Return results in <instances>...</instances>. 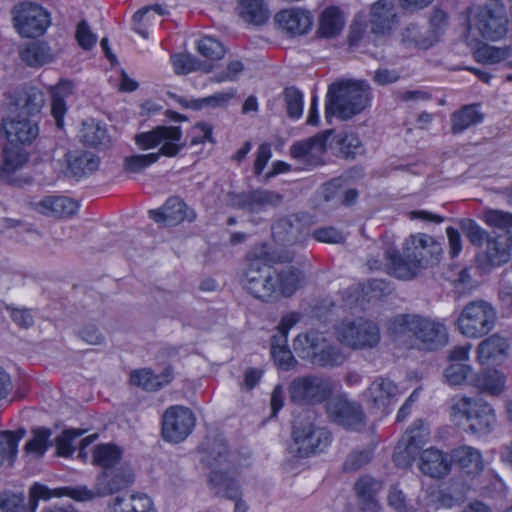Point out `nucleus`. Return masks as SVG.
Returning a JSON list of instances; mask_svg holds the SVG:
<instances>
[{"mask_svg": "<svg viewBox=\"0 0 512 512\" xmlns=\"http://www.w3.org/2000/svg\"><path fill=\"white\" fill-rule=\"evenodd\" d=\"M267 256L265 247L249 253L241 283L254 298L273 303L296 292L301 281V272L292 267L276 270L265 263Z\"/></svg>", "mask_w": 512, "mask_h": 512, "instance_id": "nucleus-1", "label": "nucleus"}, {"mask_svg": "<svg viewBox=\"0 0 512 512\" xmlns=\"http://www.w3.org/2000/svg\"><path fill=\"white\" fill-rule=\"evenodd\" d=\"M388 335L398 346L419 351H436L448 343L443 320L421 314H399L388 321Z\"/></svg>", "mask_w": 512, "mask_h": 512, "instance_id": "nucleus-2", "label": "nucleus"}, {"mask_svg": "<svg viewBox=\"0 0 512 512\" xmlns=\"http://www.w3.org/2000/svg\"><path fill=\"white\" fill-rule=\"evenodd\" d=\"M443 249L431 235L415 233L408 236L402 251H386L388 273L401 280H411L422 270L439 264Z\"/></svg>", "mask_w": 512, "mask_h": 512, "instance_id": "nucleus-3", "label": "nucleus"}, {"mask_svg": "<svg viewBox=\"0 0 512 512\" xmlns=\"http://www.w3.org/2000/svg\"><path fill=\"white\" fill-rule=\"evenodd\" d=\"M370 88L363 81L340 80L332 83L326 94L325 118L333 116L349 120L361 113L369 104Z\"/></svg>", "mask_w": 512, "mask_h": 512, "instance_id": "nucleus-4", "label": "nucleus"}, {"mask_svg": "<svg viewBox=\"0 0 512 512\" xmlns=\"http://www.w3.org/2000/svg\"><path fill=\"white\" fill-rule=\"evenodd\" d=\"M203 461L211 469L208 486L215 496L235 499L241 494L240 485L233 474L232 455L224 439H215L207 447Z\"/></svg>", "mask_w": 512, "mask_h": 512, "instance_id": "nucleus-5", "label": "nucleus"}, {"mask_svg": "<svg viewBox=\"0 0 512 512\" xmlns=\"http://www.w3.org/2000/svg\"><path fill=\"white\" fill-rule=\"evenodd\" d=\"M451 416L458 425H467V429L475 434H487L496 425V415L492 406L481 400L470 397L453 399Z\"/></svg>", "mask_w": 512, "mask_h": 512, "instance_id": "nucleus-6", "label": "nucleus"}, {"mask_svg": "<svg viewBox=\"0 0 512 512\" xmlns=\"http://www.w3.org/2000/svg\"><path fill=\"white\" fill-rule=\"evenodd\" d=\"M293 347L301 358L319 367L340 366L346 360L345 354L330 344L326 337L317 331L299 334L294 339Z\"/></svg>", "mask_w": 512, "mask_h": 512, "instance_id": "nucleus-7", "label": "nucleus"}, {"mask_svg": "<svg viewBox=\"0 0 512 512\" xmlns=\"http://www.w3.org/2000/svg\"><path fill=\"white\" fill-rule=\"evenodd\" d=\"M329 431L315 423L311 415L295 422L288 445L294 457L306 458L323 452L330 444Z\"/></svg>", "mask_w": 512, "mask_h": 512, "instance_id": "nucleus-8", "label": "nucleus"}, {"mask_svg": "<svg viewBox=\"0 0 512 512\" xmlns=\"http://www.w3.org/2000/svg\"><path fill=\"white\" fill-rule=\"evenodd\" d=\"M497 321L495 307L486 300H474L464 305L455 320L458 331L467 338L478 339L487 335Z\"/></svg>", "mask_w": 512, "mask_h": 512, "instance_id": "nucleus-9", "label": "nucleus"}, {"mask_svg": "<svg viewBox=\"0 0 512 512\" xmlns=\"http://www.w3.org/2000/svg\"><path fill=\"white\" fill-rule=\"evenodd\" d=\"M336 339L344 346L354 350L375 348L381 339L377 323L365 319H344L334 327Z\"/></svg>", "mask_w": 512, "mask_h": 512, "instance_id": "nucleus-10", "label": "nucleus"}, {"mask_svg": "<svg viewBox=\"0 0 512 512\" xmlns=\"http://www.w3.org/2000/svg\"><path fill=\"white\" fill-rule=\"evenodd\" d=\"M332 391V382L318 376L298 377L289 385L290 400L299 405L321 403Z\"/></svg>", "mask_w": 512, "mask_h": 512, "instance_id": "nucleus-11", "label": "nucleus"}, {"mask_svg": "<svg viewBox=\"0 0 512 512\" xmlns=\"http://www.w3.org/2000/svg\"><path fill=\"white\" fill-rule=\"evenodd\" d=\"M14 26L24 37L42 35L50 24L48 12L40 5L24 1L12 10Z\"/></svg>", "mask_w": 512, "mask_h": 512, "instance_id": "nucleus-12", "label": "nucleus"}, {"mask_svg": "<svg viewBox=\"0 0 512 512\" xmlns=\"http://www.w3.org/2000/svg\"><path fill=\"white\" fill-rule=\"evenodd\" d=\"M326 411L332 422L347 430L359 431L366 425V416L362 406L345 395L329 399Z\"/></svg>", "mask_w": 512, "mask_h": 512, "instance_id": "nucleus-13", "label": "nucleus"}, {"mask_svg": "<svg viewBox=\"0 0 512 512\" xmlns=\"http://www.w3.org/2000/svg\"><path fill=\"white\" fill-rule=\"evenodd\" d=\"M470 28L477 30L486 40L497 41L507 34L509 19L504 7L485 6L478 10Z\"/></svg>", "mask_w": 512, "mask_h": 512, "instance_id": "nucleus-14", "label": "nucleus"}, {"mask_svg": "<svg viewBox=\"0 0 512 512\" xmlns=\"http://www.w3.org/2000/svg\"><path fill=\"white\" fill-rule=\"evenodd\" d=\"M194 426L193 412L181 405L167 408L162 416V436L171 443H179L186 439Z\"/></svg>", "mask_w": 512, "mask_h": 512, "instance_id": "nucleus-15", "label": "nucleus"}, {"mask_svg": "<svg viewBox=\"0 0 512 512\" xmlns=\"http://www.w3.org/2000/svg\"><path fill=\"white\" fill-rule=\"evenodd\" d=\"M182 131L177 126H159L152 131L135 136L136 144L142 149L155 147L159 144L161 154L172 157L178 154L184 144L181 141Z\"/></svg>", "mask_w": 512, "mask_h": 512, "instance_id": "nucleus-16", "label": "nucleus"}, {"mask_svg": "<svg viewBox=\"0 0 512 512\" xmlns=\"http://www.w3.org/2000/svg\"><path fill=\"white\" fill-rule=\"evenodd\" d=\"M512 255V233L506 231L487 238L485 250L478 253L476 263L483 271L509 262Z\"/></svg>", "mask_w": 512, "mask_h": 512, "instance_id": "nucleus-17", "label": "nucleus"}, {"mask_svg": "<svg viewBox=\"0 0 512 512\" xmlns=\"http://www.w3.org/2000/svg\"><path fill=\"white\" fill-rule=\"evenodd\" d=\"M283 196L277 192L257 189L231 195L230 202L235 208L251 213H258L269 207L282 203Z\"/></svg>", "mask_w": 512, "mask_h": 512, "instance_id": "nucleus-18", "label": "nucleus"}, {"mask_svg": "<svg viewBox=\"0 0 512 512\" xmlns=\"http://www.w3.org/2000/svg\"><path fill=\"white\" fill-rule=\"evenodd\" d=\"M2 128L11 144H31L39 135L38 119L16 115L3 120Z\"/></svg>", "mask_w": 512, "mask_h": 512, "instance_id": "nucleus-19", "label": "nucleus"}, {"mask_svg": "<svg viewBox=\"0 0 512 512\" xmlns=\"http://www.w3.org/2000/svg\"><path fill=\"white\" fill-rule=\"evenodd\" d=\"M274 20L278 29L289 36L304 35L313 24L312 14L302 8L283 9L276 13Z\"/></svg>", "mask_w": 512, "mask_h": 512, "instance_id": "nucleus-20", "label": "nucleus"}, {"mask_svg": "<svg viewBox=\"0 0 512 512\" xmlns=\"http://www.w3.org/2000/svg\"><path fill=\"white\" fill-rule=\"evenodd\" d=\"M275 242L284 246L302 243L308 236L305 224L295 215L279 219L272 227Z\"/></svg>", "mask_w": 512, "mask_h": 512, "instance_id": "nucleus-21", "label": "nucleus"}, {"mask_svg": "<svg viewBox=\"0 0 512 512\" xmlns=\"http://www.w3.org/2000/svg\"><path fill=\"white\" fill-rule=\"evenodd\" d=\"M45 103V97L36 87H23L14 91L11 105L17 115L38 119V115Z\"/></svg>", "mask_w": 512, "mask_h": 512, "instance_id": "nucleus-22", "label": "nucleus"}, {"mask_svg": "<svg viewBox=\"0 0 512 512\" xmlns=\"http://www.w3.org/2000/svg\"><path fill=\"white\" fill-rule=\"evenodd\" d=\"M396 23V7L392 0H378L371 6L369 24L373 34H389Z\"/></svg>", "mask_w": 512, "mask_h": 512, "instance_id": "nucleus-23", "label": "nucleus"}, {"mask_svg": "<svg viewBox=\"0 0 512 512\" xmlns=\"http://www.w3.org/2000/svg\"><path fill=\"white\" fill-rule=\"evenodd\" d=\"M509 345L505 338L493 334L481 341L477 347V361L481 365H498L507 358Z\"/></svg>", "mask_w": 512, "mask_h": 512, "instance_id": "nucleus-24", "label": "nucleus"}, {"mask_svg": "<svg viewBox=\"0 0 512 512\" xmlns=\"http://www.w3.org/2000/svg\"><path fill=\"white\" fill-rule=\"evenodd\" d=\"M381 483L371 476L360 477L354 484L357 504L362 512H379L380 505L376 498Z\"/></svg>", "mask_w": 512, "mask_h": 512, "instance_id": "nucleus-25", "label": "nucleus"}, {"mask_svg": "<svg viewBox=\"0 0 512 512\" xmlns=\"http://www.w3.org/2000/svg\"><path fill=\"white\" fill-rule=\"evenodd\" d=\"M345 26V17L337 6H327L318 18L316 34L319 38L333 39L339 36Z\"/></svg>", "mask_w": 512, "mask_h": 512, "instance_id": "nucleus-26", "label": "nucleus"}, {"mask_svg": "<svg viewBox=\"0 0 512 512\" xmlns=\"http://www.w3.org/2000/svg\"><path fill=\"white\" fill-rule=\"evenodd\" d=\"M79 139L84 145L98 149H106L111 143L106 125L93 118L82 122Z\"/></svg>", "mask_w": 512, "mask_h": 512, "instance_id": "nucleus-27", "label": "nucleus"}, {"mask_svg": "<svg viewBox=\"0 0 512 512\" xmlns=\"http://www.w3.org/2000/svg\"><path fill=\"white\" fill-rule=\"evenodd\" d=\"M428 431L422 420L415 421L408 431L407 444L404 449L395 452L393 456L394 463L400 468H407L412 463V452L424 442Z\"/></svg>", "mask_w": 512, "mask_h": 512, "instance_id": "nucleus-28", "label": "nucleus"}, {"mask_svg": "<svg viewBox=\"0 0 512 512\" xmlns=\"http://www.w3.org/2000/svg\"><path fill=\"white\" fill-rule=\"evenodd\" d=\"M150 214L154 221L163 222L167 226L176 225L185 219L193 220L195 218L192 211L191 215L187 213L186 204L177 197L169 198L158 211H151Z\"/></svg>", "mask_w": 512, "mask_h": 512, "instance_id": "nucleus-29", "label": "nucleus"}, {"mask_svg": "<svg viewBox=\"0 0 512 512\" xmlns=\"http://www.w3.org/2000/svg\"><path fill=\"white\" fill-rule=\"evenodd\" d=\"M74 85L70 80H60L49 88L51 96V114L58 129L64 127V115L67 112L66 99L73 94Z\"/></svg>", "mask_w": 512, "mask_h": 512, "instance_id": "nucleus-30", "label": "nucleus"}, {"mask_svg": "<svg viewBox=\"0 0 512 512\" xmlns=\"http://www.w3.org/2000/svg\"><path fill=\"white\" fill-rule=\"evenodd\" d=\"M398 394V388L388 378H377L366 391V397L374 408L385 410Z\"/></svg>", "mask_w": 512, "mask_h": 512, "instance_id": "nucleus-31", "label": "nucleus"}, {"mask_svg": "<svg viewBox=\"0 0 512 512\" xmlns=\"http://www.w3.org/2000/svg\"><path fill=\"white\" fill-rule=\"evenodd\" d=\"M78 203L66 196H46L36 204V210L46 216L62 218L73 215Z\"/></svg>", "mask_w": 512, "mask_h": 512, "instance_id": "nucleus-32", "label": "nucleus"}, {"mask_svg": "<svg viewBox=\"0 0 512 512\" xmlns=\"http://www.w3.org/2000/svg\"><path fill=\"white\" fill-rule=\"evenodd\" d=\"M333 130H326L309 139L298 141L291 146V156L298 160H307L318 158L325 150V144Z\"/></svg>", "mask_w": 512, "mask_h": 512, "instance_id": "nucleus-33", "label": "nucleus"}, {"mask_svg": "<svg viewBox=\"0 0 512 512\" xmlns=\"http://www.w3.org/2000/svg\"><path fill=\"white\" fill-rule=\"evenodd\" d=\"M174 378V371L167 366L163 371L155 375L149 369L135 370L130 373V384H135L147 391H156L168 385Z\"/></svg>", "mask_w": 512, "mask_h": 512, "instance_id": "nucleus-34", "label": "nucleus"}, {"mask_svg": "<svg viewBox=\"0 0 512 512\" xmlns=\"http://www.w3.org/2000/svg\"><path fill=\"white\" fill-rule=\"evenodd\" d=\"M20 59L30 67H40L53 60L51 48L43 41H30L18 48Z\"/></svg>", "mask_w": 512, "mask_h": 512, "instance_id": "nucleus-35", "label": "nucleus"}, {"mask_svg": "<svg viewBox=\"0 0 512 512\" xmlns=\"http://www.w3.org/2000/svg\"><path fill=\"white\" fill-rule=\"evenodd\" d=\"M419 469L430 477L441 478L448 474L450 464L442 451L429 448L420 455Z\"/></svg>", "mask_w": 512, "mask_h": 512, "instance_id": "nucleus-36", "label": "nucleus"}, {"mask_svg": "<svg viewBox=\"0 0 512 512\" xmlns=\"http://www.w3.org/2000/svg\"><path fill=\"white\" fill-rule=\"evenodd\" d=\"M451 459L467 474H479L484 469V460L481 452L468 445L455 448Z\"/></svg>", "mask_w": 512, "mask_h": 512, "instance_id": "nucleus-37", "label": "nucleus"}, {"mask_svg": "<svg viewBox=\"0 0 512 512\" xmlns=\"http://www.w3.org/2000/svg\"><path fill=\"white\" fill-rule=\"evenodd\" d=\"M68 171L80 178L93 173L99 167V158L87 151H76L67 154Z\"/></svg>", "mask_w": 512, "mask_h": 512, "instance_id": "nucleus-38", "label": "nucleus"}, {"mask_svg": "<svg viewBox=\"0 0 512 512\" xmlns=\"http://www.w3.org/2000/svg\"><path fill=\"white\" fill-rule=\"evenodd\" d=\"M128 485L125 469L107 470L101 472L96 480L98 496H107L119 492Z\"/></svg>", "mask_w": 512, "mask_h": 512, "instance_id": "nucleus-39", "label": "nucleus"}, {"mask_svg": "<svg viewBox=\"0 0 512 512\" xmlns=\"http://www.w3.org/2000/svg\"><path fill=\"white\" fill-rule=\"evenodd\" d=\"M123 455V450L112 443H102L92 448L91 463L100 467L103 471L113 469L119 464Z\"/></svg>", "mask_w": 512, "mask_h": 512, "instance_id": "nucleus-40", "label": "nucleus"}, {"mask_svg": "<svg viewBox=\"0 0 512 512\" xmlns=\"http://www.w3.org/2000/svg\"><path fill=\"white\" fill-rule=\"evenodd\" d=\"M506 377L498 370H485L474 379V385L491 396H499L505 389Z\"/></svg>", "mask_w": 512, "mask_h": 512, "instance_id": "nucleus-41", "label": "nucleus"}, {"mask_svg": "<svg viewBox=\"0 0 512 512\" xmlns=\"http://www.w3.org/2000/svg\"><path fill=\"white\" fill-rule=\"evenodd\" d=\"M483 118L476 105H466L451 115L452 133H461L470 126L482 122Z\"/></svg>", "mask_w": 512, "mask_h": 512, "instance_id": "nucleus-42", "label": "nucleus"}, {"mask_svg": "<svg viewBox=\"0 0 512 512\" xmlns=\"http://www.w3.org/2000/svg\"><path fill=\"white\" fill-rule=\"evenodd\" d=\"M25 431L20 429L16 432H0V467L6 462L12 465L18 453L19 441L23 438Z\"/></svg>", "mask_w": 512, "mask_h": 512, "instance_id": "nucleus-43", "label": "nucleus"}, {"mask_svg": "<svg viewBox=\"0 0 512 512\" xmlns=\"http://www.w3.org/2000/svg\"><path fill=\"white\" fill-rule=\"evenodd\" d=\"M428 34L421 32L417 25L409 24L401 32V41L409 47L427 49L437 42L436 36H429Z\"/></svg>", "mask_w": 512, "mask_h": 512, "instance_id": "nucleus-44", "label": "nucleus"}, {"mask_svg": "<svg viewBox=\"0 0 512 512\" xmlns=\"http://www.w3.org/2000/svg\"><path fill=\"white\" fill-rule=\"evenodd\" d=\"M241 16L248 22L260 25L266 22L269 13L262 0H239Z\"/></svg>", "mask_w": 512, "mask_h": 512, "instance_id": "nucleus-45", "label": "nucleus"}, {"mask_svg": "<svg viewBox=\"0 0 512 512\" xmlns=\"http://www.w3.org/2000/svg\"><path fill=\"white\" fill-rule=\"evenodd\" d=\"M27 155L14 148H5L2 153L1 174H12L27 162Z\"/></svg>", "mask_w": 512, "mask_h": 512, "instance_id": "nucleus-46", "label": "nucleus"}, {"mask_svg": "<svg viewBox=\"0 0 512 512\" xmlns=\"http://www.w3.org/2000/svg\"><path fill=\"white\" fill-rule=\"evenodd\" d=\"M32 434V438L25 445V450L28 453L35 454L37 457H41L48 449V441L51 436V430L40 427L34 429Z\"/></svg>", "mask_w": 512, "mask_h": 512, "instance_id": "nucleus-47", "label": "nucleus"}, {"mask_svg": "<svg viewBox=\"0 0 512 512\" xmlns=\"http://www.w3.org/2000/svg\"><path fill=\"white\" fill-rule=\"evenodd\" d=\"M483 221L493 228L510 231L512 228V213L498 209H487L482 216Z\"/></svg>", "mask_w": 512, "mask_h": 512, "instance_id": "nucleus-48", "label": "nucleus"}, {"mask_svg": "<svg viewBox=\"0 0 512 512\" xmlns=\"http://www.w3.org/2000/svg\"><path fill=\"white\" fill-rule=\"evenodd\" d=\"M287 114L290 118L298 119L303 113V95L295 87H287L283 92Z\"/></svg>", "mask_w": 512, "mask_h": 512, "instance_id": "nucleus-49", "label": "nucleus"}, {"mask_svg": "<svg viewBox=\"0 0 512 512\" xmlns=\"http://www.w3.org/2000/svg\"><path fill=\"white\" fill-rule=\"evenodd\" d=\"M459 224L462 232L474 246H481L490 237L489 233L472 219H462Z\"/></svg>", "mask_w": 512, "mask_h": 512, "instance_id": "nucleus-50", "label": "nucleus"}, {"mask_svg": "<svg viewBox=\"0 0 512 512\" xmlns=\"http://www.w3.org/2000/svg\"><path fill=\"white\" fill-rule=\"evenodd\" d=\"M83 434L82 430L67 429L56 438V453L61 457H69L74 451V441Z\"/></svg>", "mask_w": 512, "mask_h": 512, "instance_id": "nucleus-51", "label": "nucleus"}, {"mask_svg": "<svg viewBox=\"0 0 512 512\" xmlns=\"http://www.w3.org/2000/svg\"><path fill=\"white\" fill-rule=\"evenodd\" d=\"M1 512H26L25 496L23 493L4 491L0 493Z\"/></svg>", "mask_w": 512, "mask_h": 512, "instance_id": "nucleus-52", "label": "nucleus"}, {"mask_svg": "<svg viewBox=\"0 0 512 512\" xmlns=\"http://www.w3.org/2000/svg\"><path fill=\"white\" fill-rule=\"evenodd\" d=\"M373 457V451L370 448L363 450H354L346 458L343 469L346 472H354L368 464Z\"/></svg>", "mask_w": 512, "mask_h": 512, "instance_id": "nucleus-53", "label": "nucleus"}, {"mask_svg": "<svg viewBox=\"0 0 512 512\" xmlns=\"http://www.w3.org/2000/svg\"><path fill=\"white\" fill-rule=\"evenodd\" d=\"M173 68L176 74H188L192 71L202 69V63L195 57L188 54H176L171 57Z\"/></svg>", "mask_w": 512, "mask_h": 512, "instance_id": "nucleus-54", "label": "nucleus"}, {"mask_svg": "<svg viewBox=\"0 0 512 512\" xmlns=\"http://www.w3.org/2000/svg\"><path fill=\"white\" fill-rule=\"evenodd\" d=\"M198 52L211 60H218L224 56V48L222 44L209 36L203 37L197 46Z\"/></svg>", "mask_w": 512, "mask_h": 512, "instance_id": "nucleus-55", "label": "nucleus"}, {"mask_svg": "<svg viewBox=\"0 0 512 512\" xmlns=\"http://www.w3.org/2000/svg\"><path fill=\"white\" fill-rule=\"evenodd\" d=\"M337 143L340 145L341 153L346 158H354L363 152L360 139L354 134H344L337 136Z\"/></svg>", "mask_w": 512, "mask_h": 512, "instance_id": "nucleus-56", "label": "nucleus"}, {"mask_svg": "<svg viewBox=\"0 0 512 512\" xmlns=\"http://www.w3.org/2000/svg\"><path fill=\"white\" fill-rule=\"evenodd\" d=\"M472 368L462 363L449 365L444 371V377L450 385H460L471 374Z\"/></svg>", "mask_w": 512, "mask_h": 512, "instance_id": "nucleus-57", "label": "nucleus"}, {"mask_svg": "<svg viewBox=\"0 0 512 512\" xmlns=\"http://www.w3.org/2000/svg\"><path fill=\"white\" fill-rule=\"evenodd\" d=\"M512 55V49L510 47H494V46H486L482 49H479L476 53V56L480 60L487 61L489 63H497L504 59H507Z\"/></svg>", "mask_w": 512, "mask_h": 512, "instance_id": "nucleus-58", "label": "nucleus"}, {"mask_svg": "<svg viewBox=\"0 0 512 512\" xmlns=\"http://www.w3.org/2000/svg\"><path fill=\"white\" fill-rule=\"evenodd\" d=\"M5 309L10 313L12 321L20 328L28 329L34 324V316L31 309L16 308L13 305H5Z\"/></svg>", "mask_w": 512, "mask_h": 512, "instance_id": "nucleus-59", "label": "nucleus"}, {"mask_svg": "<svg viewBox=\"0 0 512 512\" xmlns=\"http://www.w3.org/2000/svg\"><path fill=\"white\" fill-rule=\"evenodd\" d=\"M312 237L318 242L328 244H341L345 241L344 234L334 227H323L315 229L312 232Z\"/></svg>", "mask_w": 512, "mask_h": 512, "instance_id": "nucleus-60", "label": "nucleus"}, {"mask_svg": "<svg viewBox=\"0 0 512 512\" xmlns=\"http://www.w3.org/2000/svg\"><path fill=\"white\" fill-rule=\"evenodd\" d=\"M236 95V90L233 88L228 89L227 91L223 92H217L211 96L202 98L198 100V106L197 107H204V106H210V107H223L228 104V102L234 98Z\"/></svg>", "mask_w": 512, "mask_h": 512, "instance_id": "nucleus-61", "label": "nucleus"}, {"mask_svg": "<svg viewBox=\"0 0 512 512\" xmlns=\"http://www.w3.org/2000/svg\"><path fill=\"white\" fill-rule=\"evenodd\" d=\"M243 70L244 65L242 62L238 60L231 61L226 70L214 75L211 81L215 83L236 81Z\"/></svg>", "mask_w": 512, "mask_h": 512, "instance_id": "nucleus-62", "label": "nucleus"}, {"mask_svg": "<svg viewBox=\"0 0 512 512\" xmlns=\"http://www.w3.org/2000/svg\"><path fill=\"white\" fill-rule=\"evenodd\" d=\"M387 500L388 504L397 512H407L408 502L406 496L397 485H392L389 488Z\"/></svg>", "mask_w": 512, "mask_h": 512, "instance_id": "nucleus-63", "label": "nucleus"}, {"mask_svg": "<svg viewBox=\"0 0 512 512\" xmlns=\"http://www.w3.org/2000/svg\"><path fill=\"white\" fill-rule=\"evenodd\" d=\"M130 512H156L152 499L143 493L130 496Z\"/></svg>", "mask_w": 512, "mask_h": 512, "instance_id": "nucleus-64", "label": "nucleus"}]
</instances>
